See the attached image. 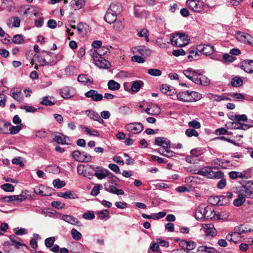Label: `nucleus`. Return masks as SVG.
I'll list each match as a JSON object with an SVG mask.
<instances>
[{
    "label": "nucleus",
    "instance_id": "obj_1",
    "mask_svg": "<svg viewBox=\"0 0 253 253\" xmlns=\"http://www.w3.org/2000/svg\"><path fill=\"white\" fill-rule=\"evenodd\" d=\"M53 53L50 51H42L39 54H36L33 58L32 62H38L40 66L55 64L56 62L53 59H48V57L52 56ZM33 63L32 64H34Z\"/></svg>",
    "mask_w": 253,
    "mask_h": 253
},
{
    "label": "nucleus",
    "instance_id": "obj_2",
    "mask_svg": "<svg viewBox=\"0 0 253 253\" xmlns=\"http://www.w3.org/2000/svg\"><path fill=\"white\" fill-rule=\"evenodd\" d=\"M190 39L188 35L184 33H174L171 36V43L178 47H182L187 45Z\"/></svg>",
    "mask_w": 253,
    "mask_h": 253
},
{
    "label": "nucleus",
    "instance_id": "obj_3",
    "mask_svg": "<svg viewBox=\"0 0 253 253\" xmlns=\"http://www.w3.org/2000/svg\"><path fill=\"white\" fill-rule=\"evenodd\" d=\"M213 167H205L198 169V174L206 176L211 179H220L224 176V173L221 171H213Z\"/></svg>",
    "mask_w": 253,
    "mask_h": 253
},
{
    "label": "nucleus",
    "instance_id": "obj_4",
    "mask_svg": "<svg viewBox=\"0 0 253 253\" xmlns=\"http://www.w3.org/2000/svg\"><path fill=\"white\" fill-rule=\"evenodd\" d=\"M190 80L196 84L202 85H208L210 84V79L206 76L200 74L198 70L195 73V75L192 77Z\"/></svg>",
    "mask_w": 253,
    "mask_h": 253
},
{
    "label": "nucleus",
    "instance_id": "obj_5",
    "mask_svg": "<svg viewBox=\"0 0 253 253\" xmlns=\"http://www.w3.org/2000/svg\"><path fill=\"white\" fill-rule=\"evenodd\" d=\"M235 37L237 40L240 42L249 45H253V37L249 34L237 31L235 33Z\"/></svg>",
    "mask_w": 253,
    "mask_h": 253
},
{
    "label": "nucleus",
    "instance_id": "obj_6",
    "mask_svg": "<svg viewBox=\"0 0 253 253\" xmlns=\"http://www.w3.org/2000/svg\"><path fill=\"white\" fill-rule=\"evenodd\" d=\"M186 4L189 8L195 12L200 13L204 10V5L202 2L196 0H188Z\"/></svg>",
    "mask_w": 253,
    "mask_h": 253
},
{
    "label": "nucleus",
    "instance_id": "obj_7",
    "mask_svg": "<svg viewBox=\"0 0 253 253\" xmlns=\"http://www.w3.org/2000/svg\"><path fill=\"white\" fill-rule=\"evenodd\" d=\"M126 128L128 131L134 134L140 133L144 129L143 125L137 122L129 123L126 125Z\"/></svg>",
    "mask_w": 253,
    "mask_h": 253
},
{
    "label": "nucleus",
    "instance_id": "obj_8",
    "mask_svg": "<svg viewBox=\"0 0 253 253\" xmlns=\"http://www.w3.org/2000/svg\"><path fill=\"white\" fill-rule=\"evenodd\" d=\"M205 218L211 220L220 219L219 213H216L215 211L210 206H205Z\"/></svg>",
    "mask_w": 253,
    "mask_h": 253
},
{
    "label": "nucleus",
    "instance_id": "obj_9",
    "mask_svg": "<svg viewBox=\"0 0 253 253\" xmlns=\"http://www.w3.org/2000/svg\"><path fill=\"white\" fill-rule=\"evenodd\" d=\"M132 51L133 53H138L144 58H146L150 56L151 53V50L145 46H137L133 47Z\"/></svg>",
    "mask_w": 253,
    "mask_h": 253
},
{
    "label": "nucleus",
    "instance_id": "obj_10",
    "mask_svg": "<svg viewBox=\"0 0 253 253\" xmlns=\"http://www.w3.org/2000/svg\"><path fill=\"white\" fill-rule=\"evenodd\" d=\"M154 143L155 145L161 146L165 149H168L170 148V140L165 137H156Z\"/></svg>",
    "mask_w": 253,
    "mask_h": 253
},
{
    "label": "nucleus",
    "instance_id": "obj_11",
    "mask_svg": "<svg viewBox=\"0 0 253 253\" xmlns=\"http://www.w3.org/2000/svg\"><path fill=\"white\" fill-rule=\"evenodd\" d=\"M84 95L87 98H91L92 101L98 102L103 99V95L99 93L96 90L90 89L84 93Z\"/></svg>",
    "mask_w": 253,
    "mask_h": 253
},
{
    "label": "nucleus",
    "instance_id": "obj_12",
    "mask_svg": "<svg viewBox=\"0 0 253 253\" xmlns=\"http://www.w3.org/2000/svg\"><path fill=\"white\" fill-rule=\"evenodd\" d=\"M202 227L204 229L205 234L207 236L213 237L217 233V231L212 224H202Z\"/></svg>",
    "mask_w": 253,
    "mask_h": 253
},
{
    "label": "nucleus",
    "instance_id": "obj_13",
    "mask_svg": "<svg viewBox=\"0 0 253 253\" xmlns=\"http://www.w3.org/2000/svg\"><path fill=\"white\" fill-rule=\"evenodd\" d=\"M95 65L100 69H108L111 67L110 62L102 57L93 58Z\"/></svg>",
    "mask_w": 253,
    "mask_h": 253
},
{
    "label": "nucleus",
    "instance_id": "obj_14",
    "mask_svg": "<svg viewBox=\"0 0 253 253\" xmlns=\"http://www.w3.org/2000/svg\"><path fill=\"white\" fill-rule=\"evenodd\" d=\"M197 50L206 56L210 55L214 52V47L210 44L198 45Z\"/></svg>",
    "mask_w": 253,
    "mask_h": 253
},
{
    "label": "nucleus",
    "instance_id": "obj_15",
    "mask_svg": "<svg viewBox=\"0 0 253 253\" xmlns=\"http://www.w3.org/2000/svg\"><path fill=\"white\" fill-rule=\"evenodd\" d=\"M52 190V188H45L43 185H41L38 187H36L34 189V192L36 194L42 196H47L51 195V192Z\"/></svg>",
    "mask_w": 253,
    "mask_h": 253
},
{
    "label": "nucleus",
    "instance_id": "obj_16",
    "mask_svg": "<svg viewBox=\"0 0 253 253\" xmlns=\"http://www.w3.org/2000/svg\"><path fill=\"white\" fill-rule=\"evenodd\" d=\"M241 68L248 73H253V60H244L242 62Z\"/></svg>",
    "mask_w": 253,
    "mask_h": 253
},
{
    "label": "nucleus",
    "instance_id": "obj_17",
    "mask_svg": "<svg viewBox=\"0 0 253 253\" xmlns=\"http://www.w3.org/2000/svg\"><path fill=\"white\" fill-rule=\"evenodd\" d=\"M53 140L57 143L62 145H71L72 144V140L70 138L64 135H56L53 138Z\"/></svg>",
    "mask_w": 253,
    "mask_h": 253
},
{
    "label": "nucleus",
    "instance_id": "obj_18",
    "mask_svg": "<svg viewBox=\"0 0 253 253\" xmlns=\"http://www.w3.org/2000/svg\"><path fill=\"white\" fill-rule=\"evenodd\" d=\"M10 95L19 102H21L23 100V96L21 91L18 88H13L11 89L10 92Z\"/></svg>",
    "mask_w": 253,
    "mask_h": 253
},
{
    "label": "nucleus",
    "instance_id": "obj_19",
    "mask_svg": "<svg viewBox=\"0 0 253 253\" xmlns=\"http://www.w3.org/2000/svg\"><path fill=\"white\" fill-rule=\"evenodd\" d=\"M108 9L112 12L113 13L118 15L123 11V7L121 3L119 2L112 3Z\"/></svg>",
    "mask_w": 253,
    "mask_h": 253
},
{
    "label": "nucleus",
    "instance_id": "obj_20",
    "mask_svg": "<svg viewBox=\"0 0 253 253\" xmlns=\"http://www.w3.org/2000/svg\"><path fill=\"white\" fill-rule=\"evenodd\" d=\"M144 111L150 115H157L160 114L161 109L158 105H152L149 107L146 108Z\"/></svg>",
    "mask_w": 253,
    "mask_h": 253
},
{
    "label": "nucleus",
    "instance_id": "obj_21",
    "mask_svg": "<svg viewBox=\"0 0 253 253\" xmlns=\"http://www.w3.org/2000/svg\"><path fill=\"white\" fill-rule=\"evenodd\" d=\"M108 48L106 46H102L101 47L98 48V49H95L94 52L91 54L92 58H98L99 57H102L103 55L105 54L108 51Z\"/></svg>",
    "mask_w": 253,
    "mask_h": 253
},
{
    "label": "nucleus",
    "instance_id": "obj_22",
    "mask_svg": "<svg viewBox=\"0 0 253 253\" xmlns=\"http://www.w3.org/2000/svg\"><path fill=\"white\" fill-rule=\"evenodd\" d=\"M11 126V123L5 120H0V133L8 134V127Z\"/></svg>",
    "mask_w": 253,
    "mask_h": 253
},
{
    "label": "nucleus",
    "instance_id": "obj_23",
    "mask_svg": "<svg viewBox=\"0 0 253 253\" xmlns=\"http://www.w3.org/2000/svg\"><path fill=\"white\" fill-rule=\"evenodd\" d=\"M195 217L198 220L205 218V205H201L196 210Z\"/></svg>",
    "mask_w": 253,
    "mask_h": 253
},
{
    "label": "nucleus",
    "instance_id": "obj_24",
    "mask_svg": "<svg viewBox=\"0 0 253 253\" xmlns=\"http://www.w3.org/2000/svg\"><path fill=\"white\" fill-rule=\"evenodd\" d=\"M117 15L110 11L108 9L104 16V20L109 24H111L116 21Z\"/></svg>",
    "mask_w": 253,
    "mask_h": 253
},
{
    "label": "nucleus",
    "instance_id": "obj_25",
    "mask_svg": "<svg viewBox=\"0 0 253 253\" xmlns=\"http://www.w3.org/2000/svg\"><path fill=\"white\" fill-rule=\"evenodd\" d=\"M176 97L178 100L184 102H189V91H180L176 94Z\"/></svg>",
    "mask_w": 253,
    "mask_h": 253
},
{
    "label": "nucleus",
    "instance_id": "obj_26",
    "mask_svg": "<svg viewBox=\"0 0 253 253\" xmlns=\"http://www.w3.org/2000/svg\"><path fill=\"white\" fill-rule=\"evenodd\" d=\"M61 219L65 222L73 225H77L80 223L77 218L70 215L64 214L62 216Z\"/></svg>",
    "mask_w": 253,
    "mask_h": 253
},
{
    "label": "nucleus",
    "instance_id": "obj_27",
    "mask_svg": "<svg viewBox=\"0 0 253 253\" xmlns=\"http://www.w3.org/2000/svg\"><path fill=\"white\" fill-rule=\"evenodd\" d=\"M56 102L55 98L52 96H44L42 98V101L40 103L45 106H52Z\"/></svg>",
    "mask_w": 253,
    "mask_h": 253
},
{
    "label": "nucleus",
    "instance_id": "obj_28",
    "mask_svg": "<svg viewBox=\"0 0 253 253\" xmlns=\"http://www.w3.org/2000/svg\"><path fill=\"white\" fill-rule=\"evenodd\" d=\"M58 196L65 199H76L78 198V196L73 192L68 191L65 192H60L58 193Z\"/></svg>",
    "mask_w": 253,
    "mask_h": 253
},
{
    "label": "nucleus",
    "instance_id": "obj_29",
    "mask_svg": "<svg viewBox=\"0 0 253 253\" xmlns=\"http://www.w3.org/2000/svg\"><path fill=\"white\" fill-rule=\"evenodd\" d=\"M143 84L144 83L142 81L137 80L134 81L131 85V90L133 92H137Z\"/></svg>",
    "mask_w": 253,
    "mask_h": 253
},
{
    "label": "nucleus",
    "instance_id": "obj_30",
    "mask_svg": "<svg viewBox=\"0 0 253 253\" xmlns=\"http://www.w3.org/2000/svg\"><path fill=\"white\" fill-rule=\"evenodd\" d=\"M78 81L84 84L87 83L92 84L93 82L92 78L90 77H88L87 75L84 74L79 75L78 77Z\"/></svg>",
    "mask_w": 253,
    "mask_h": 253
},
{
    "label": "nucleus",
    "instance_id": "obj_31",
    "mask_svg": "<svg viewBox=\"0 0 253 253\" xmlns=\"http://www.w3.org/2000/svg\"><path fill=\"white\" fill-rule=\"evenodd\" d=\"M108 174H110V172L106 169H101L100 171H97L95 170L94 175L96 176L98 179H102L106 177H107Z\"/></svg>",
    "mask_w": 253,
    "mask_h": 253
},
{
    "label": "nucleus",
    "instance_id": "obj_32",
    "mask_svg": "<svg viewBox=\"0 0 253 253\" xmlns=\"http://www.w3.org/2000/svg\"><path fill=\"white\" fill-rule=\"evenodd\" d=\"M85 4V0H72L71 2V6L75 9H81Z\"/></svg>",
    "mask_w": 253,
    "mask_h": 253
},
{
    "label": "nucleus",
    "instance_id": "obj_33",
    "mask_svg": "<svg viewBox=\"0 0 253 253\" xmlns=\"http://www.w3.org/2000/svg\"><path fill=\"white\" fill-rule=\"evenodd\" d=\"M202 98V95L200 93L196 91H189V102H195L200 100Z\"/></svg>",
    "mask_w": 253,
    "mask_h": 253
},
{
    "label": "nucleus",
    "instance_id": "obj_34",
    "mask_svg": "<svg viewBox=\"0 0 253 253\" xmlns=\"http://www.w3.org/2000/svg\"><path fill=\"white\" fill-rule=\"evenodd\" d=\"M181 243L183 246H186V249H183V252L186 251V253H188L189 251L193 250L196 247V243L193 241H184Z\"/></svg>",
    "mask_w": 253,
    "mask_h": 253
},
{
    "label": "nucleus",
    "instance_id": "obj_35",
    "mask_svg": "<svg viewBox=\"0 0 253 253\" xmlns=\"http://www.w3.org/2000/svg\"><path fill=\"white\" fill-rule=\"evenodd\" d=\"M171 87L167 84H163L160 89L162 93L167 94L168 95H172L174 91L171 88Z\"/></svg>",
    "mask_w": 253,
    "mask_h": 253
},
{
    "label": "nucleus",
    "instance_id": "obj_36",
    "mask_svg": "<svg viewBox=\"0 0 253 253\" xmlns=\"http://www.w3.org/2000/svg\"><path fill=\"white\" fill-rule=\"evenodd\" d=\"M245 202V198L244 193H240L238 195V198L234 200L233 204L236 207L241 206Z\"/></svg>",
    "mask_w": 253,
    "mask_h": 253
},
{
    "label": "nucleus",
    "instance_id": "obj_37",
    "mask_svg": "<svg viewBox=\"0 0 253 253\" xmlns=\"http://www.w3.org/2000/svg\"><path fill=\"white\" fill-rule=\"evenodd\" d=\"M216 164L218 165L222 169H227L230 166V161L224 159L217 158L215 162Z\"/></svg>",
    "mask_w": 253,
    "mask_h": 253
},
{
    "label": "nucleus",
    "instance_id": "obj_38",
    "mask_svg": "<svg viewBox=\"0 0 253 253\" xmlns=\"http://www.w3.org/2000/svg\"><path fill=\"white\" fill-rule=\"evenodd\" d=\"M88 25L85 23H79L77 26V29L80 34H84L87 32Z\"/></svg>",
    "mask_w": 253,
    "mask_h": 253
},
{
    "label": "nucleus",
    "instance_id": "obj_39",
    "mask_svg": "<svg viewBox=\"0 0 253 253\" xmlns=\"http://www.w3.org/2000/svg\"><path fill=\"white\" fill-rule=\"evenodd\" d=\"M87 116L90 119L94 121H96L101 123L100 121V117L99 114L92 110H87L86 111Z\"/></svg>",
    "mask_w": 253,
    "mask_h": 253
},
{
    "label": "nucleus",
    "instance_id": "obj_40",
    "mask_svg": "<svg viewBox=\"0 0 253 253\" xmlns=\"http://www.w3.org/2000/svg\"><path fill=\"white\" fill-rule=\"evenodd\" d=\"M105 190L110 193L117 195H123L124 194V192L123 190L118 189L113 185L109 186L108 188H106Z\"/></svg>",
    "mask_w": 253,
    "mask_h": 253
},
{
    "label": "nucleus",
    "instance_id": "obj_41",
    "mask_svg": "<svg viewBox=\"0 0 253 253\" xmlns=\"http://www.w3.org/2000/svg\"><path fill=\"white\" fill-rule=\"evenodd\" d=\"M248 185L246 184L241 187V191L242 193H244L245 198L247 197L248 198H253V191L248 188Z\"/></svg>",
    "mask_w": 253,
    "mask_h": 253
},
{
    "label": "nucleus",
    "instance_id": "obj_42",
    "mask_svg": "<svg viewBox=\"0 0 253 253\" xmlns=\"http://www.w3.org/2000/svg\"><path fill=\"white\" fill-rule=\"evenodd\" d=\"M107 85L108 88L111 90H118L121 87L120 84L118 83L113 80H110L108 82Z\"/></svg>",
    "mask_w": 253,
    "mask_h": 253
},
{
    "label": "nucleus",
    "instance_id": "obj_43",
    "mask_svg": "<svg viewBox=\"0 0 253 253\" xmlns=\"http://www.w3.org/2000/svg\"><path fill=\"white\" fill-rule=\"evenodd\" d=\"M82 151L79 150H75L72 152V157L73 159L80 163H82V160L83 159Z\"/></svg>",
    "mask_w": 253,
    "mask_h": 253
},
{
    "label": "nucleus",
    "instance_id": "obj_44",
    "mask_svg": "<svg viewBox=\"0 0 253 253\" xmlns=\"http://www.w3.org/2000/svg\"><path fill=\"white\" fill-rule=\"evenodd\" d=\"M231 84L234 87H239L243 84V80L239 77L237 76L232 79Z\"/></svg>",
    "mask_w": 253,
    "mask_h": 253
},
{
    "label": "nucleus",
    "instance_id": "obj_45",
    "mask_svg": "<svg viewBox=\"0 0 253 253\" xmlns=\"http://www.w3.org/2000/svg\"><path fill=\"white\" fill-rule=\"evenodd\" d=\"M235 230L240 235L251 231V229L248 228L246 225H241L239 227H236L235 228Z\"/></svg>",
    "mask_w": 253,
    "mask_h": 253
},
{
    "label": "nucleus",
    "instance_id": "obj_46",
    "mask_svg": "<svg viewBox=\"0 0 253 253\" xmlns=\"http://www.w3.org/2000/svg\"><path fill=\"white\" fill-rule=\"evenodd\" d=\"M61 95L64 98H69L72 96L70 93L69 88L68 87H64L62 89L60 92Z\"/></svg>",
    "mask_w": 253,
    "mask_h": 253
},
{
    "label": "nucleus",
    "instance_id": "obj_47",
    "mask_svg": "<svg viewBox=\"0 0 253 253\" xmlns=\"http://www.w3.org/2000/svg\"><path fill=\"white\" fill-rule=\"evenodd\" d=\"M197 71V70H195L193 69L192 68H189L187 70H184L183 71L184 75L189 80L191 79L192 77L194 75H195V73Z\"/></svg>",
    "mask_w": 253,
    "mask_h": 253
},
{
    "label": "nucleus",
    "instance_id": "obj_48",
    "mask_svg": "<svg viewBox=\"0 0 253 253\" xmlns=\"http://www.w3.org/2000/svg\"><path fill=\"white\" fill-rule=\"evenodd\" d=\"M233 119L231 118V120H234L239 122H247L248 121V118L247 116L245 115H235L234 116H232Z\"/></svg>",
    "mask_w": 253,
    "mask_h": 253
},
{
    "label": "nucleus",
    "instance_id": "obj_49",
    "mask_svg": "<svg viewBox=\"0 0 253 253\" xmlns=\"http://www.w3.org/2000/svg\"><path fill=\"white\" fill-rule=\"evenodd\" d=\"M21 126H10L8 127L9 133L8 134H15L18 133L21 129Z\"/></svg>",
    "mask_w": 253,
    "mask_h": 253
},
{
    "label": "nucleus",
    "instance_id": "obj_50",
    "mask_svg": "<svg viewBox=\"0 0 253 253\" xmlns=\"http://www.w3.org/2000/svg\"><path fill=\"white\" fill-rule=\"evenodd\" d=\"M147 73L151 76L158 77L162 75V71L158 69H150L148 70Z\"/></svg>",
    "mask_w": 253,
    "mask_h": 253
},
{
    "label": "nucleus",
    "instance_id": "obj_51",
    "mask_svg": "<svg viewBox=\"0 0 253 253\" xmlns=\"http://www.w3.org/2000/svg\"><path fill=\"white\" fill-rule=\"evenodd\" d=\"M98 215L99 216V218L103 220L105 217L109 218V211L108 210H104L102 211H100L98 212Z\"/></svg>",
    "mask_w": 253,
    "mask_h": 253
},
{
    "label": "nucleus",
    "instance_id": "obj_52",
    "mask_svg": "<svg viewBox=\"0 0 253 253\" xmlns=\"http://www.w3.org/2000/svg\"><path fill=\"white\" fill-rule=\"evenodd\" d=\"M12 42L16 44H21L24 42V39L22 35H16L12 39Z\"/></svg>",
    "mask_w": 253,
    "mask_h": 253
},
{
    "label": "nucleus",
    "instance_id": "obj_53",
    "mask_svg": "<svg viewBox=\"0 0 253 253\" xmlns=\"http://www.w3.org/2000/svg\"><path fill=\"white\" fill-rule=\"evenodd\" d=\"M55 239L54 237H50L46 238L44 241L45 246L48 248L52 247L55 242Z\"/></svg>",
    "mask_w": 253,
    "mask_h": 253
},
{
    "label": "nucleus",
    "instance_id": "obj_54",
    "mask_svg": "<svg viewBox=\"0 0 253 253\" xmlns=\"http://www.w3.org/2000/svg\"><path fill=\"white\" fill-rule=\"evenodd\" d=\"M72 237L75 240L78 241L82 238V234L80 232L78 231L76 229H72L71 231Z\"/></svg>",
    "mask_w": 253,
    "mask_h": 253
},
{
    "label": "nucleus",
    "instance_id": "obj_55",
    "mask_svg": "<svg viewBox=\"0 0 253 253\" xmlns=\"http://www.w3.org/2000/svg\"><path fill=\"white\" fill-rule=\"evenodd\" d=\"M65 182L61 181L59 179H56L53 181V185L54 187L57 188H61L65 185Z\"/></svg>",
    "mask_w": 253,
    "mask_h": 253
},
{
    "label": "nucleus",
    "instance_id": "obj_56",
    "mask_svg": "<svg viewBox=\"0 0 253 253\" xmlns=\"http://www.w3.org/2000/svg\"><path fill=\"white\" fill-rule=\"evenodd\" d=\"M185 134L189 137L192 136L197 137L199 135L197 131L191 128L187 129L185 131Z\"/></svg>",
    "mask_w": 253,
    "mask_h": 253
},
{
    "label": "nucleus",
    "instance_id": "obj_57",
    "mask_svg": "<svg viewBox=\"0 0 253 253\" xmlns=\"http://www.w3.org/2000/svg\"><path fill=\"white\" fill-rule=\"evenodd\" d=\"M83 159L82 163H87L91 161L92 157L86 152L82 151Z\"/></svg>",
    "mask_w": 253,
    "mask_h": 253
},
{
    "label": "nucleus",
    "instance_id": "obj_58",
    "mask_svg": "<svg viewBox=\"0 0 253 253\" xmlns=\"http://www.w3.org/2000/svg\"><path fill=\"white\" fill-rule=\"evenodd\" d=\"M1 188L6 192H13L14 190V186L9 183H5L1 186Z\"/></svg>",
    "mask_w": 253,
    "mask_h": 253
},
{
    "label": "nucleus",
    "instance_id": "obj_59",
    "mask_svg": "<svg viewBox=\"0 0 253 253\" xmlns=\"http://www.w3.org/2000/svg\"><path fill=\"white\" fill-rule=\"evenodd\" d=\"M148 33L149 32H148V30H147L146 29H143L138 33V36L139 37H144L146 41L148 42L149 41Z\"/></svg>",
    "mask_w": 253,
    "mask_h": 253
},
{
    "label": "nucleus",
    "instance_id": "obj_60",
    "mask_svg": "<svg viewBox=\"0 0 253 253\" xmlns=\"http://www.w3.org/2000/svg\"><path fill=\"white\" fill-rule=\"evenodd\" d=\"M83 217L85 219L91 220L95 218V215L92 211H88L83 214Z\"/></svg>",
    "mask_w": 253,
    "mask_h": 253
},
{
    "label": "nucleus",
    "instance_id": "obj_61",
    "mask_svg": "<svg viewBox=\"0 0 253 253\" xmlns=\"http://www.w3.org/2000/svg\"><path fill=\"white\" fill-rule=\"evenodd\" d=\"M114 28L117 31H121L124 29V26L120 21H116L114 22Z\"/></svg>",
    "mask_w": 253,
    "mask_h": 253
},
{
    "label": "nucleus",
    "instance_id": "obj_62",
    "mask_svg": "<svg viewBox=\"0 0 253 253\" xmlns=\"http://www.w3.org/2000/svg\"><path fill=\"white\" fill-rule=\"evenodd\" d=\"M102 187L100 185H96L94 186L90 192V195L93 196H96L99 193L101 187Z\"/></svg>",
    "mask_w": 253,
    "mask_h": 253
},
{
    "label": "nucleus",
    "instance_id": "obj_63",
    "mask_svg": "<svg viewBox=\"0 0 253 253\" xmlns=\"http://www.w3.org/2000/svg\"><path fill=\"white\" fill-rule=\"evenodd\" d=\"M145 58L139 55H134L131 58V60L133 62H137L138 63H143L145 62Z\"/></svg>",
    "mask_w": 253,
    "mask_h": 253
},
{
    "label": "nucleus",
    "instance_id": "obj_64",
    "mask_svg": "<svg viewBox=\"0 0 253 253\" xmlns=\"http://www.w3.org/2000/svg\"><path fill=\"white\" fill-rule=\"evenodd\" d=\"M51 206L55 208L61 209L64 208L65 204L60 201H55L51 203Z\"/></svg>",
    "mask_w": 253,
    "mask_h": 253
}]
</instances>
